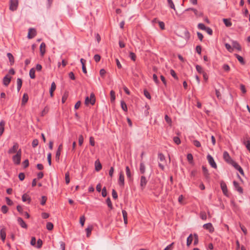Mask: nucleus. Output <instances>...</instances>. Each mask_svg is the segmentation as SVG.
<instances>
[{
    "mask_svg": "<svg viewBox=\"0 0 250 250\" xmlns=\"http://www.w3.org/2000/svg\"><path fill=\"white\" fill-rule=\"evenodd\" d=\"M21 157H13V161L14 164L18 165L21 163Z\"/></svg>",
    "mask_w": 250,
    "mask_h": 250,
    "instance_id": "473e14b6",
    "label": "nucleus"
},
{
    "mask_svg": "<svg viewBox=\"0 0 250 250\" xmlns=\"http://www.w3.org/2000/svg\"><path fill=\"white\" fill-rule=\"evenodd\" d=\"M129 57L130 59L133 61H135L136 59V56L135 54L132 52H130L129 54Z\"/></svg>",
    "mask_w": 250,
    "mask_h": 250,
    "instance_id": "58836bf2",
    "label": "nucleus"
},
{
    "mask_svg": "<svg viewBox=\"0 0 250 250\" xmlns=\"http://www.w3.org/2000/svg\"><path fill=\"white\" fill-rule=\"evenodd\" d=\"M47 200V197L45 196H42V199L41 200V204L42 206L44 205L45 204V203Z\"/></svg>",
    "mask_w": 250,
    "mask_h": 250,
    "instance_id": "09e8293b",
    "label": "nucleus"
},
{
    "mask_svg": "<svg viewBox=\"0 0 250 250\" xmlns=\"http://www.w3.org/2000/svg\"><path fill=\"white\" fill-rule=\"evenodd\" d=\"M11 80V77L9 76L8 75H5L2 80V83L4 85L7 86L10 83Z\"/></svg>",
    "mask_w": 250,
    "mask_h": 250,
    "instance_id": "1a4fd4ad",
    "label": "nucleus"
},
{
    "mask_svg": "<svg viewBox=\"0 0 250 250\" xmlns=\"http://www.w3.org/2000/svg\"><path fill=\"white\" fill-rule=\"evenodd\" d=\"M202 170H203V174H204L205 177L206 178V179H208L209 178V174L208 172V170L207 167L205 166H202Z\"/></svg>",
    "mask_w": 250,
    "mask_h": 250,
    "instance_id": "dca6fc26",
    "label": "nucleus"
},
{
    "mask_svg": "<svg viewBox=\"0 0 250 250\" xmlns=\"http://www.w3.org/2000/svg\"><path fill=\"white\" fill-rule=\"evenodd\" d=\"M173 141L177 145H179L181 143V141H180V138L177 136H175L173 137Z\"/></svg>",
    "mask_w": 250,
    "mask_h": 250,
    "instance_id": "603ef678",
    "label": "nucleus"
},
{
    "mask_svg": "<svg viewBox=\"0 0 250 250\" xmlns=\"http://www.w3.org/2000/svg\"><path fill=\"white\" fill-rule=\"evenodd\" d=\"M7 56L9 59V60L11 63V64L12 65V64H13L14 62V57L12 55V54L10 53H8L7 54Z\"/></svg>",
    "mask_w": 250,
    "mask_h": 250,
    "instance_id": "2f4dec72",
    "label": "nucleus"
},
{
    "mask_svg": "<svg viewBox=\"0 0 250 250\" xmlns=\"http://www.w3.org/2000/svg\"><path fill=\"white\" fill-rule=\"evenodd\" d=\"M111 102H114L115 100V93L114 91L111 90L110 92Z\"/></svg>",
    "mask_w": 250,
    "mask_h": 250,
    "instance_id": "ea45409f",
    "label": "nucleus"
},
{
    "mask_svg": "<svg viewBox=\"0 0 250 250\" xmlns=\"http://www.w3.org/2000/svg\"><path fill=\"white\" fill-rule=\"evenodd\" d=\"M83 142V137L82 135L79 136V145L82 146Z\"/></svg>",
    "mask_w": 250,
    "mask_h": 250,
    "instance_id": "680f3d73",
    "label": "nucleus"
},
{
    "mask_svg": "<svg viewBox=\"0 0 250 250\" xmlns=\"http://www.w3.org/2000/svg\"><path fill=\"white\" fill-rule=\"evenodd\" d=\"M125 172L127 177L129 179L131 177V173L128 166L125 167Z\"/></svg>",
    "mask_w": 250,
    "mask_h": 250,
    "instance_id": "e433bc0d",
    "label": "nucleus"
},
{
    "mask_svg": "<svg viewBox=\"0 0 250 250\" xmlns=\"http://www.w3.org/2000/svg\"><path fill=\"white\" fill-rule=\"evenodd\" d=\"M0 238L3 242H4L6 238V232L5 229L2 228L0 231Z\"/></svg>",
    "mask_w": 250,
    "mask_h": 250,
    "instance_id": "6ab92c4d",
    "label": "nucleus"
},
{
    "mask_svg": "<svg viewBox=\"0 0 250 250\" xmlns=\"http://www.w3.org/2000/svg\"><path fill=\"white\" fill-rule=\"evenodd\" d=\"M80 62H81V63H82V70H83V72L84 74H86V73H87L86 68V67H85V64H84V63L85 62V60H84L82 58L80 60Z\"/></svg>",
    "mask_w": 250,
    "mask_h": 250,
    "instance_id": "412c9836",
    "label": "nucleus"
},
{
    "mask_svg": "<svg viewBox=\"0 0 250 250\" xmlns=\"http://www.w3.org/2000/svg\"><path fill=\"white\" fill-rule=\"evenodd\" d=\"M95 94L93 93H91L90 97H86L85 98V104L87 105L90 104L91 105H94L95 103Z\"/></svg>",
    "mask_w": 250,
    "mask_h": 250,
    "instance_id": "f257e3e1",
    "label": "nucleus"
},
{
    "mask_svg": "<svg viewBox=\"0 0 250 250\" xmlns=\"http://www.w3.org/2000/svg\"><path fill=\"white\" fill-rule=\"evenodd\" d=\"M8 208L6 205H3L1 208V211L3 213L5 214L8 211Z\"/></svg>",
    "mask_w": 250,
    "mask_h": 250,
    "instance_id": "c03bdc74",
    "label": "nucleus"
},
{
    "mask_svg": "<svg viewBox=\"0 0 250 250\" xmlns=\"http://www.w3.org/2000/svg\"><path fill=\"white\" fill-rule=\"evenodd\" d=\"M233 185L235 190L237 191L240 194H242L243 193V188L240 186L237 182L234 181L233 182Z\"/></svg>",
    "mask_w": 250,
    "mask_h": 250,
    "instance_id": "423d86ee",
    "label": "nucleus"
},
{
    "mask_svg": "<svg viewBox=\"0 0 250 250\" xmlns=\"http://www.w3.org/2000/svg\"><path fill=\"white\" fill-rule=\"evenodd\" d=\"M5 200L6 202V203L9 206H11L13 205V201L9 198V197H5Z\"/></svg>",
    "mask_w": 250,
    "mask_h": 250,
    "instance_id": "13d9d810",
    "label": "nucleus"
},
{
    "mask_svg": "<svg viewBox=\"0 0 250 250\" xmlns=\"http://www.w3.org/2000/svg\"><path fill=\"white\" fill-rule=\"evenodd\" d=\"M17 221L19 225H20L21 228L24 229L27 228V225L21 217H18L17 219Z\"/></svg>",
    "mask_w": 250,
    "mask_h": 250,
    "instance_id": "f8f14e48",
    "label": "nucleus"
},
{
    "mask_svg": "<svg viewBox=\"0 0 250 250\" xmlns=\"http://www.w3.org/2000/svg\"><path fill=\"white\" fill-rule=\"evenodd\" d=\"M223 69L227 71V72H228L230 70V67L229 66V65L227 64H224L223 65Z\"/></svg>",
    "mask_w": 250,
    "mask_h": 250,
    "instance_id": "338daca9",
    "label": "nucleus"
},
{
    "mask_svg": "<svg viewBox=\"0 0 250 250\" xmlns=\"http://www.w3.org/2000/svg\"><path fill=\"white\" fill-rule=\"evenodd\" d=\"M122 214H123L124 223L125 225H126L127 224V213L125 210H123Z\"/></svg>",
    "mask_w": 250,
    "mask_h": 250,
    "instance_id": "5701e85b",
    "label": "nucleus"
},
{
    "mask_svg": "<svg viewBox=\"0 0 250 250\" xmlns=\"http://www.w3.org/2000/svg\"><path fill=\"white\" fill-rule=\"evenodd\" d=\"M209 165L213 168L217 167V165L213 159V157H207Z\"/></svg>",
    "mask_w": 250,
    "mask_h": 250,
    "instance_id": "2eb2a0df",
    "label": "nucleus"
},
{
    "mask_svg": "<svg viewBox=\"0 0 250 250\" xmlns=\"http://www.w3.org/2000/svg\"><path fill=\"white\" fill-rule=\"evenodd\" d=\"M22 165L23 166V168H25L26 167H27L29 166V161L28 159H26L25 160H24L23 163H22Z\"/></svg>",
    "mask_w": 250,
    "mask_h": 250,
    "instance_id": "69168bd1",
    "label": "nucleus"
},
{
    "mask_svg": "<svg viewBox=\"0 0 250 250\" xmlns=\"http://www.w3.org/2000/svg\"><path fill=\"white\" fill-rule=\"evenodd\" d=\"M22 201L24 202H26V201H28L29 203L31 201V199L30 197H29V196L27 194H24L22 196Z\"/></svg>",
    "mask_w": 250,
    "mask_h": 250,
    "instance_id": "72a5a7b5",
    "label": "nucleus"
},
{
    "mask_svg": "<svg viewBox=\"0 0 250 250\" xmlns=\"http://www.w3.org/2000/svg\"><path fill=\"white\" fill-rule=\"evenodd\" d=\"M203 228L205 229L208 230L210 232H212L213 231L214 228L212 226V225L211 223H208L205 224L203 225Z\"/></svg>",
    "mask_w": 250,
    "mask_h": 250,
    "instance_id": "4468645a",
    "label": "nucleus"
},
{
    "mask_svg": "<svg viewBox=\"0 0 250 250\" xmlns=\"http://www.w3.org/2000/svg\"><path fill=\"white\" fill-rule=\"evenodd\" d=\"M19 149V145L17 143H15L13 147L10 148L8 150V154L9 155H12L15 153Z\"/></svg>",
    "mask_w": 250,
    "mask_h": 250,
    "instance_id": "0eeeda50",
    "label": "nucleus"
},
{
    "mask_svg": "<svg viewBox=\"0 0 250 250\" xmlns=\"http://www.w3.org/2000/svg\"><path fill=\"white\" fill-rule=\"evenodd\" d=\"M5 122L3 120L0 122V136L2 135L4 130V126Z\"/></svg>",
    "mask_w": 250,
    "mask_h": 250,
    "instance_id": "a211bd4d",
    "label": "nucleus"
},
{
    "mask_svg": "<svg viewBox=\"0 0 250 250\" xmlns=\"http://www.w3.org/2000/svg\"><path fill=\"white\" fill-rule=\"evenodd\" d=\"M174 243H171L168 246H167L164 250H172V246L173 245Z\"/></svg>",
    "mask_w": 250,
    "mask_h": 250,
    "instance_id": "774afa93",
    "label": "nucleus"
},
{
    "mask_svg": "<svg viewBox=\"0 0 250 250\" xmlns=\"http://www.w3.org/2000/svg\"><path fill=\"white\" fill-rule=\"evenodd\" d=\"M192 144L197 147H200L201 146L200 142L197 140H193Z\"/></svg>",
    "mask_w": 250,
    "mask_h": 250,
    "instance_id": "a19ab883",
    "label": "nucleus"
},
{
    "mask_svg": "<svg viewBox=\"0 0 250 250\" xmlns=\"http://www.w3.org/2000/svg\"><path fill=\"white\" fill-rule=\"evenodd\" d=\"M36 35V31L34 28H30L28 30L27 38L29 39L33 38Z\"/></svg>",
    "mask_w": 250,
    "mask_h": 250,
    "instance_id": "6e6552de",
    "label": "nucleus"
},
{
    "mask_svg": "<svg viewBox=\"0 0 250 250\" xmlns=\"http://www.w3.org/2000/svg\"><path fill=\"white\" fill-rule=\"evenodd\" d=\"M35 69L32 68L29 71V76L31 79H33L35 78Z\"/></svg>",
    "mask_w": 250,
    "mask_h": 250,
    "instance_id": "c756f323",
    "label": "nucleus"
},
{
    "mask_svg": "<svg viewBox=\"0 0 250 250\" xmlns=\"http://www.w3.org/2000/svg\"><path fill=\"white\" fill-rule=\"evenodd\" d=\"M101 56L98 54H96L94 56V60L96 62H98L100 61Z\"/></svg>",
    "mask_w": 250,
    "mask_h": 250,
    "instance_id": "e2e57ef3",
    "label": "nucleus"
},
{
    "mask_svg": "<svg viewBox=\"0 0 250 250\" xmlns=\"http://www.w3.org/2000/svg\"><path fill=\"white\" fill-rule=\"evenodd\" d=\"M46 45L44 42H42L40 46V52L42 55H43L45 53V48Z\"/></svg>",
    "mask_w": 250,
    "mask_h": 250,
    "instance_id": "4be33fe9",
    "label": "nucleus"
},
{
    "mask_svg": "<svg viewBox=\"0 0 250 250\" xmlns=\"http://www.w3.org/2000/svg\"><path fill=\"white\" fill-rule=\"evenodd\" d=\"M119 185L123 187L125 184V177L123 172H121L119 174V178L118 180Z\"/></svg>",
    "mask_w": 250,
    "mask_h": 250,
    "instance_id": "9b49d317",
    "label": "nucleus"
},
{
    "mask_svg": "<svg viewBox=\"0 0 250 250\" xmlns=\"http://www.w3.org/2000/svg\"><path fill=\"white\" fill-rule=\"evenodd\" d=\"M225 47L226 48V49L230 52H232L233 51V48L232 47H231V45L229 44V43H225Z\"/></svg>",
    "mask_w": 250,
    "mask_h": 250,
    "instance_id": "a18cd8bd",
    "label": "nucleus"
},
{
    "mask_svg": "<svg viewBox=\"0 0 250 250\" xmlns=\"http://www.w3.org/2000/svg\"><path fill=\"white\" fill-rule=\"evenodd\" d=\"M147 182L148 180L145 176L142 175L141 176L140 186L142 190H144L145 188Z\"/></svg>",
    "mask_w": 250,
    "mask_h": 250,
    "instance_id": "7ed1b4c3",
    "label": "nucleus"
},
{
    "mask_svg": "<svg viewBox=\"0 0 250 250\" xmlns=\"http://www.w3.org/2000/svg\"><path fill=\"white\" fill-rule=\"evenodd\" d=\"M102 168V166L99 159L95 162V168L97 171H99Z\"/></svg>",
    "mask_w": 250,
    "mask_h": 250,
    "instance_id": "ddd939ff",
    "label": "nucleus"
},
{
    "mask_svg": "<svg viewBox=\"0 0 250 250\" xmlns=\"http://www.w3.org/2000/svg\"><path fill=\"white\" fill-rule=\"evenodd\" d=\"M223 22L227 27H230L232 25V23L229 20L227 19H224Z\"/></svg>",
    "mask_w": 250,
    "mask_h": 250,
    "instance_id": "c9c22d12",
    "label": "nucleus"
},
{
    "mask_svg": "<svg viewBox=\"0 0 250 250\" xmlns=\"http://www.w3.org/2000/svg\"><path fill=\"white\" fill-rule=\"evenodd\" d=\"M121 108L124 111H127V105H126V103L123 100H122L121 101Z\"/></svg>",
    "mask_w": 250,
    "mask_h": 250,
    "instance_id": "c85d7f7f",
    "label": "nucleus"
},
{
    "mask_svg": "<svg viewBox=\"0 0 250 250\" xmlns=\"http://www.w3.org/2000/svg\"><path fill=\"white\" fill-rule=\"evenodd\" d=\"M46 227L48 230H51L53 229V224L51 222H47Z\"/></svg>",
    "mask_w": 250,
    "mask_h": 250,
    "instance_id": "37998d69",
    "label": "nucleus"
},
{
    "mask_svg": "<svg viewBox=\"0 0 250 250\" xmlns=\"http://www.w3.org/2000/svg\"><path fill=\"white\" fill-rule=\"evenodd\" d=\"M93 227L92 226H89L86 229L85 231L86 232L87 237H89L91 233V231L92 230Z\"/></svg>",
    "mask_w": 250,
    "mask_h": 250,
    "instance_id": "f704fd0d",
    "label": "nucleus"
},
{
    "mask_svg": "<svg viewBox=\"0 0 250 250\" xmlns=\"http://www.w3.org/2000/svg\"><path fill=\"white\" fill-rule=\"evenodd\" d=\"M198 27L200 29H201L203 30H205V29L207 27H206L205 25L203 23H200L198 24Z\"/></svg>",
    "mask_w": 250,
    "mask_h": 250,
    "instance_id": "0e129e2a",
    "label": "nucleus"
},
{
    "mask_svg": "<svg viewBox=\"0 0 250 250\" xmlns=\"http://www.w3.org/2000/svg\"><path fill=\"white\" fill-rule=\"evenodd\" d=\"M105 202L108 206V207L110 208V209H112L113 207L112 206V202L109 197H108L105 201Z\"/></svg>",
    "mask_w": 250,
    "mask_h": 250,
    "instance_id": "7c9ffc66",
    "label": "nucleus"
},
{
    "mask_svg": "<svg viewBox=\"0 0 250 250\" xmlns=\"http://www.w3.org/2000/svg\"><path fill=\"white\" fill-rule=\"evenodd\" d=\"M140 171L142 174H144L146 171V167L143 163H141L140 165Z\"/></svg>",
    "mask_w": 250,
    "mask_h": 250,
    "instance_id": "a878e982",
    "label": "nucleus"
},
{
    "mask_svg": "<svg viewBox=\"0 0 250 250\" xmlns=\"http://www.w3.org/2000/svg\"><path fill=\"white\" fill-rule=\"evenodd\" d=\"M107 194L106 188L104 187L102 190V195L103 197H105L107 196Z\"/></svg>",
    "mask_w": 250,
    "mask_h": 250,
    "instance_id": "3c124183",
    "label": "nucleus"
},
{
    "mask_svg": "<svg viewBox=\"0 0 250 250\" xmlns=\"http://www.w3.org/2000/svg\"><path fill=\"white\" fill-rule=\"evenodd\" d=\"M62 144H61L59 145V146L58 147V150L56 153V156H60L61 151L62 150Z\"/></svg>",
    "mask_w": 250,
    "mask_h": 250,
    "instance_id": "79ce46f5",
    "label": "nucleus"
},
{
    "mask_svg": "<svg viewBox=\"0 0 250 250\" xmlns=\"http://www.w3.org/2000/svg\"><path fill=\"white\" fill-rule=\"evenodd\" d=\"M167 4H168V6L169 8L173 9L174 11H176L175 5H174L172 0H167Z\"/></svg>",
    "mask_w": 250,
    "mask_h": 250,
    "instance_id": "b1692460",
    "label": "nucleus"
},
{
    "mask_svg": "<svg viewBox=\"0 0 250 250\" xmlns=\"http://www.w3.org/2000/svg\"><path fill=\"white\" fill-rule=\"evenodd\" d=\"M17 90L19 92L22 86V80L21 78H18L17 80Z\"/></svg>",
    "mask_w": 250,
    "mask_h": 250,
    "instance_id": "393cba45",
    "label": "nucleus"
},
{
    "mask_svg": "<svg viewBox=\"0 0 250 250\" xmlns=\"http://www.w3.org/2000/svg\"><path fill=\"white\" fill-rule=\"evenodd\" d=\"M232 45L233 48L237 49L239 51H240L241 50V47L240 45V44L235 41H232Z\"/></svg>",
    "mask_w": 250,
    "mask_h": 250,
    "instance_id": "f3484780",
    "label": "nucleus"
},
{
    "mask_svg": "<svg viewBox=\"0 0 250 250\" xmlns=\"http://www.w3.org/2000/svg\"><path fill=\"white\" fill-rule=\"evenodd\" d=\"M200 217L202 220H206L207 219V215L205 212H201L200 213Z\"/></svg>",
    "mask_w": 250,
    "mask_h": 250,
    "instance_id": "052dcab7",
    "label": "nucleus"
},
{
    "mask_svg": "<svg viewBox=\"0 0 250 250\" xmlns=\"http://www.w3.org/2000/svg\"><path fill=\"white\" fill-rule=\"evenodd\" d=\"M28 94L27 93H24L22 98L21 104L22 105L25 104L28 102Z\"/></svg>",
    "mask_w": 250,
    "mask_h": 250,
    "instance_id": "aec40b11",
    "label": "nucleus"
},
{
    "mask_svg": "<svg viewBox=\"0 0 250 250\" xmlns=\"http://www.w3.org/2000/svg\"><path fill=\"white\" fill-rule=\"evenodd\" d=\"M189 10L192 11L194 12L195 15L197 17H202L203 15V14L202 12L198 11L197 9L193 8H189L186 10V11Z\"/></svg>",
    "mask_w": 250,
    "mask_h": 250,
    "instance_id": "9d476101",
    "label": "nucleus"
},
{
    "mask_svg": "<svg viewBox=\"0 0 250 250\" xmlns=\"http://www.w3.org/2000/svg\"><path fill=\"white\" fill-rule=\"evenodd\" d=\"M112 195L114 199H116L118 198V194L116 190L114 189L112 190Z\"/></svg>",
    "mask_w": 250,
    "mask_h": 250,
    "instance_id": "6e6d98bb",
    "label": "nucleus"
},
{
    "mask_svg": "<svg viewBox=\"0 0 250 250\" xmlns=\"http://www.w3.org/2000/svg\"><path fill=\"white\" fill-rule=\"evenodd\" d=\"M65 180L66 184H68L70 182L69 173L68 172L65 174Z\"/></svg>",
    "mask_w": 250,
    "mask_h": 250,
    "instance_id": "49530a36",
    "label": "nucleus"
},
{
    "mask_svg": "<svg viewBox=\"0 0 250 250\" xmlns=\"http://www.w3.org/2000/svg\"><path fill=\"white\" fill-rule=\"evenodd\" d=\"M235 57L237 59V60H238V61L242 64H245V62L243 59V58L239 55L238 54H235Z\"/></svg>",
    "mask_w": 250,
    "mask_h": 250,
    "instance_id": "bb28decb",
    "label": "nucleus"
},
{
    "mask_svg": "<svg viewBox=\"0 0 250 250\" xmlns=\"http://www.w3.org/2000/svg\"><path fill=\"white\" fill-rule=\"evenodd\" d=\"M39 144V141L38 139H34L33 140L32 143V146L33 147H36Z\"/></svg>",
    "mask_w": 250,
    "mask_h": 250,
    "instance_id": "5fc2aeb1",
    "label": "nucleus"
},
{
    "mask_svg": "<svg viewBox=\"0 0 250 250\" xmlns=\"http://www.w3.org/2000/svg\"><path fill=\"white\" fill-rule=\"evenodd\" d=\"M225 160L230 164L236 170L240 167L237 163L231 159V157H224Z\"/></svg>",
    "mask_w": 250,
    "mask_h": 250,
    "instance_id": "39448f33",
    "label": "nucleus"
},
{
    "mask_svg": "<svg viewBox=\"0 0 250 250\" xmlns=\"http://www.w3.org/2000/svg\"><path fill=\"white\" fill-rule=\"evenodd\" d=\"M170 73L171 74V75L175 79H176L177 80L178 79V77L176 75V74L175 73V72L174 71V70L173 69H171L170 71Z\"/></svg>",
    "mask_w": 250,
    "mask_h": 250,
    "instance_id": "bf43d9fd",
    "label": "nucleus"
},
{
    "mask_svg": "<svg viewBox=\"0 0 250 250\" xmlns=\"http://www.w3.org/2000/svg\"><path fill=\"white\" fill-rule=\"evenodd\" d=\"M18 4V0H10L9 9L12 11H16L17 9Z\"/></svg>",
    "mask_w": 250,
    "mask_h": 250,
    "instance_id": "f03ea898",
    "label": "nucleus"
},
{
    "mask_svg": "<svg viewBox=\"0 0 250 250\" xmlns=\"http://www.w3.org/2000/svg\"><path fill=\"white\" fill-rule=\"evenodd\" d=\"M56 88V85L54 82L51 83V87L49 91H54Z\"/></svg>",
    "mask_w": 250,
    "mask_h": 250,
    "instance_id": "4d7b16f0",
    "label": "nucleus"
},
{
    "mask_svg": "<svg viewBox=\"0 0 250 250\" xmlns=\"http://www.w3.org/2000/svg\"><path fill=\"white\" fill-rule=\"evenodd\" d=\"M195 67H196V69L197 70V71L200 73V74H203V73H204L205 72L203 70V69L202 68V67L199 65H198L197 64L196 66H195Z\"/></svg>",
    "mask_w": 250,
    "mask_h": 250,
    "instance_id": "4c0bfd02",
    "label": "nucleus"
},
{
    "mask_svg": "<svg viewBox=\"0 0 250 250\" xmlns=\"http://www.w3.org/2000/svg\"><path fill=\"white\" fill-rule=\"evenodd\" d=\"M193 241L192 235L190 234L187 239V245L189 247Z\"/></svg>",
    "mask_w": 250,
    "mask_h": 250,
    "instance_id": "cd10ccee",
    "label": "nucleus"
},
{
    "mask_svg": "<svg viewBox=\"0 0 250 250\" xmlns=\"http://www.w3.org/2000/svg\"><path fill=\"white\" fill-rule=\"evenodd\" d=\"M85 220V219L84 216L83 215V216H81V217L80 218V223L82 227H83L84 224Z\"/></svg>",
    "mask_w": 250,
    "mask_h": 250,
    "instance_id": "8fccbe9b",
    "label": "nucleus"
},
{
    "mask_svg": "<svg viewBox=\"0 0 250 250\" xmlns=\"http://www.w3.org/2000/svg\"><path fill=\"white\" fill-rule=\"evenodd\" d=\"M194 240L193 242V245L196 246L198 243V236L196 233L194 234Z\"/></svg>",
    "mask_w": 250,
    "mask_h": 250,
    "instance_id": "de8ad7c7",
    "label": "nucleus"
},
{
    "mask_svg": "<svg viewBox=\"0 0 250 250\" xmlns=\"http://www.w3.org/2000/svg\"><path fill=\"white\" fill-rule=\"evenodd\" d=\"M220 187L223 194L227 197H229V193L226 184L223 181L220 182Z\"/></svg>",
    "mask_w": 250,
    "mask_h": 250,
    "instance_id": "20e7f679",
    "label": "nucleus"
},
{
    "mask_svg": "<svg viewBox=\"0 0 250 250\" xmlns=\"http://www.w3.org/2000/svg\"><path fill=\"white\" fill-rule=\"evenodd\" d=\"M144 94L145 96V97L147 98L148 99H151V96L149 93L146 90H144Z\"/></svg>",
    "mask_w": 250,
    "mask_h": 250,
    "instance_id": "864d4df0",
    "label": "nucleus"
}]
</instances>
